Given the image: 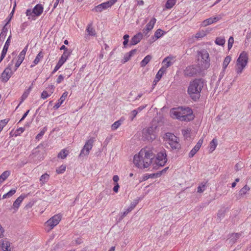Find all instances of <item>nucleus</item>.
Returning a JSON list of instances; mask_svg holds the SVG:
<instances>
[{
  "instance_id": "obj_29",
  "label": "nucleus",
  "mask_w": 251,
  "mask_h": 251,
  "mask_svg": "<svg viewBox=\"0 0 251 251\" xmlns=\"http://www.w3.org/2000/svg\"><path fill=\"white\" fill-rule=\"evenodd\" d=\"M176 0H168L166 3L165 7L167 9H171L176 4Z\"/></svg>"
},
{
  "instance_id": "obj_40",
  "label": "nucleus",
  "mask_w": 251,
  "mask_h": 251,
  "mask_svg": "<svg viewBox=\"0 0 251 251\" xmlns=\"http://www.w3.org/2000/svg\"><path fill=\"white\" fill-rule=\"evenodd\" d=\"M213 23V21L212 20V18H209L204 20L202 23V25L204 26H206L209 25H211Z\"/></svg>"
},
{
  "instance_id": "obj_36",
  "label": "nucleus",
  "mask_w": 251,
  "mask_h": 251,
  "mask_svg": "<svg viewBox=\"0 0 251 251\" xmlns=\"http://www.w3.org/2000/svg\"><path fill=\"white\" fill-rule=\"evenodd\" d=\"M9 119H5L0 121V130L1 131L3 127L7 125L9 121Z\"/></svg>"
},
{
  "instance_id": "obj_60",
  "label": "nucleus",
  "mask_w": 251,
  "mask_h": 251,
  "mask_svg": "<svg viewBox=\"0 0 251 251\" xmlns=\"http://www.w3.org/2000/svg\"><path fill=\"white\" fill-rule=\"evenodd\" d=\"M24 130H25L24 128H23V127L19 128L16 131V133H17L16 135L20 134L21 133H23L24 131Z\"/></svg>"
},
{
  "instance_id": "obj_55",
  "label": "nucleus",
  "mask_w": 251,
  "mask_h": 251,
  "mask_svg": "<svg viewBox=\"0 0 251 251\" xmlns=\"http://www.w3.org/2000/svg\"><path fill=\"white\" fill-rule=\"evenodd\" d=\"M27 48H28V45H26L25 47V48L22 50V51L20 52L19 55L25 57V53H26V51L27 50Z\"/></svg>"
},
{
  "instance_id": "obj_43",
  "label": "nucleus",
  "mask_w": 251,
  "mask_h": 251,
  "mask_svg": "<svg viewBox=\"0 0 251 251\" xmlns=\"http://www.w3.org/2000/svg\"><path fill=\"white\" fill-rule=\"evenodd\" d=\"M121 125V122L119 120L114 123L111 126V129L113 130L117 129Z\"/></svg>"
},
{
  "instance_id": "obj_35",
  "label": "nucleus",
  "mask_w": 251,
  "mask_h": 251,
  "mask_svg": "<svg viewBox=\"0 0 251 251\" xmlns=\"http://www.w3.org/2000/svg\"><path fill=\"white\" fill-rule=\"evenodd\" d=\"M164 31L161 29H158L154 33V37L155 39H157L161 37L164 33Z\"/></svg>"
},
{
  "instance_id": "obj_32",
  "label": "nucleus",
  "mask_w": 251,
  "mask_h": 251,
  "mask_svg": "<svg viewBox=\"0 0 251 251\" xmlns=\"http://www.w3.org/2000/svg\"><path fill=\"white\" fill-rule=\"evenodd\" d=\"M47 130V126H45L43 127L42 130L36 135V139L39 140L41 139L42 137V136L44 135L45 133Z\"/></svg>"
},
{
  "instance_id": "obj_34",
  "label": "nucleus",
  "mask_w": 251,
  "mask_h": 251,
  "mask_svg": "<svg viewBox=\"0 0 251 251\" xmlns=\"http://www.w3.org/2000/svg\"><path fill=\"white\" fill-rule=\"evenodd\" d=\"M156 20L155 18H152L150 22L146 25V27H147L148 28L151 30L153 28L154 25L156 23Z\"/></svg>"
},
{
  "instance_id": "obj_47",
  "label": "nucleus",
  "mask_w": 251,
  "mask_h": 251,
  "mask_svg": "<svg viewBox=\"0 0 251 251\" xmlns=\"http://www.w3.org/2000/svg\"><path fill=\"white\" fill-rule=\"evenodd\" d=\"M205 35H206V33H205V31L202 30L201 31H200V32L197 33L195 35V37L197 38H201L203 37Z\"/></svg>"
},
{
  "instance_id": "obj_53",
  "label": "nucleus",
  "mask_w": 251,
  "mask_h": 251,
  "mask_svg": "<svg viewBox=\"0 0 251 251\" xmlns=\"http://www.w3.org/2000/svg\"><path fill=\"white\" fill-rule=\"evenodd\" d=\"M131 57V55L129 54L128 52L126 53L123 60V62L126 63L130 59Z\"/></svg>"
},
{
  "instance_id": "obj_5",
  "label": "nucleus",
  "mask_w": 251,
  "mask_h": 251,
  "mask_svg": "<svg viewBox=\"0 0 251 251\" xmlns=\"http://www.w3.org/2000/svg\"><path fill=\"white\" fill-rule=\"evenodd\" d=\"M248 62V54L245 52H242L239 57L238 58L236 62V71L237 74H241L243 69L246 66Z\"/></svg>"
},
{
  "instance_id": "obj_64",
  "label": "nucleus",
  "mask_w": 251,
  "mask_h": 251,
  "mask_svg": "<svg viewBox=\"0 0 251 251\" xmlns=\"http://www.w3.org/2000/svg\"><path fill=\"white\" fill-rule=\"evenodd\" d=\"M29 112V110H28L23 116V117H22V118L20 119V120L19 121V123L20 122H21L22 121H23L25 118V117L27 116V115H28V113Z\"/></svg>"
},
{
  "instance_id": "obj_4",
  "label": "nucleus",
  "mask_w": 251,
  "mask_h": 251,
  "mask_svg": "<svg viewBox=\"0 0 251 251\" xmlns=\"http://www.w3.org/2000/svg\"><path fill=\"white\" fill-rule=\"evenodd\" d=\"M157 126H151L143 128L142 132V139L144 141L152 142L156 137V129Z\"/></svg>"
},
{
  "instance_id": "obj_52",
  "label": "nucleus",
  "mask_w": 251,
  "mask_h": 251,
  "mask_svg": "<svg viewBox=\"0 0 251 251\" xmlns=\"http://www.w3.org/2000/svg\"><path fill=\"white\" fill-rule=\"evenodd\" d=\"M53 93L52 91H50V94H49L46 91H44L42 94H41V97L42 98H43V99H45L46 98H47L48 97H49L51 95V94Z\"/></svg>"
},
{
  "instance_id": "obj_59",
  "label": "nucleus",
  "mask_w": 251,
  "mask_h": 251,
  "mask_svg": "<svg viewBox=\"0 0 251 251\" xmlns=\"http://www.w3.org/2000/svg\"><path fill=\"white\" fill-rule=\"evenodd\" d=\"M64 76L62 75H60L56 80V82L59 84L64 79Z\"/></svg>"
},
{
  "instance_id": "obj_18",
  "label": "nucleus",
  "mask_w": 251,
  "mask_h": 251,
  "mask_svg": "<svg viewBox=\"0 0 251 251\" xmlns=\"http://www.w3.org/2000/svg\"><path fill=\"white\" fill-rule=\"evenodd\" d=\"M10 243L6 240L0 241V246L3 251H12L10 246Z\"/></svg>"
},
{
  "instance_id": "obj_63",
  "label": "nucleus",
  "mask_w": 251,
  "mask_h": 251,
  "mask_svg": "<svg viewBox=\"0 0 251 251\" xmlns=\"http://www.w3.org/2000/svg\"><path fill=\"white\" fill-rule=\"evenodd\" d=\"M119 188V185L118 183H115V186H114L113 188V190L115 193H117L118 191V189Z\"/></svg>"
},
{
  "instance_id": "obj_2",
  "label": "nucleus",
  "mask_w": 251,
  "mask_h": 251,
  "mask_svg": "<svg viewBox=\"0 0 251 251\" xmlns=\"http://www.w3.org/2000/svg\"><path fill=\"white\" fill-rule=\"evenodd\" d=\"M170 116L173 119L181 121H190L194 119L192 110L189 107H178L172 108Z\"/></svg>"
},
{
  "instance_id": "obj_13",
  "label": "nucleus",
  "mask_w": 251,
  "mask_h": 251,
  "mask_svg": "<svg viewBox=\"0 0 251 251\" xmlns=\"http://www.w3.org/2000/svg\"><path fill=\"white\" fill-rule=\"evenodd\" d=\"M198 55L201 57V61L204 64V68H207L209 66V53L205 50H202L198 51Z\"/></svg>"
},
{
  "instance_id": "obj_31",
  "label": "nucleus",
  "mask_w": 251,
  "mask_h": 251,
  "mask_svg": "<svg viewBox=\"0 0 251 251\" xmlns=\"http://www.w3.org/2000/svg\"><path fill=\"white\" fill-rule=\"evenodd\" d=\"M225 42V39L223 37H217L215 40V43L220 46H223Z\"/></svg>"
},
{
  "instance_id": "obj_56",
  "label": "nucleus",
  "mask_w": 251,
  "mask_h": 251,
  "mask_svg": "<svg viewBox=\"0 0 251 251\" xmlns=\"http://www.w3.org/2000/svg\"><path fill=\"white\" fill-rule=\"evenodd\" d=\"M8 48H9V46H6L4 45L1 54H2V55H4V56H5L6 52L7 51V50L8 49Z\"/></svg>"
},
{
  "instance_id": "obj_46",
  "label": "nucleus",
  "mask_w": 251,
  "mask_h": 251,
  "mask_svg": "<svg viewBox=\"0 0 251 251\" xmlns=\"http://www.w3.org/2000/svg\"><path fill=\"white\" fill-rule=\"evenodd\" d=\"M66 170V166L64 165L60 166L58 169H56V173L58 174L63 173Z\"/></svg>"
},
{
  "instance_id": "obj_37",
  "label": "nucleus",
  "mask_w": 251,
  "mask_h": 251,
  "mask_svg": "<svg viewBox=\"0 0 251 251\" xmlns=\"http://www.w3.org/2000/svg\"><path fill=\"white\" fill-rule=\"evenodd\" d=\"M65 150H62L58 154V157L61 159L65 158L68 155V151Z\"/></svg>"
},
{
  "instance_id": "obj_26",
  "label": "nucleus",
  "mask_w": 251,
  "mask_h": 251,
  "mask_svg": "<svg viewBox=\"0 0 251 251\" xmlns=\"http://www.w3.org/2000/svg\"><path fill=\"white\" fill-rule=\"evenodd\" d=\"M25 57L23 56H22L21 55H19L18 57V59L15 63V69L14 70V71H16L18 68L20 66V65L21 64L22 62L23 61Z\"/></svg>"
},
{
  "instance_id": "obj_23",
  "label": "nucleus",
  "mask_w": 251,
  "mask_h": 251,
  "mask_svg": "<svg viewBox=\"0 0 251 251\" xmlns=\"http://www.w3.org/2000/svg\"><path fill=\"white\" fill-rule=\"evenodd\" d=\"M86 31L88 33V35L94 36L96 35V32L94 28L92 27V24H89L87 26Z\"/></svg>"
},
{
  "instance_id": "obj_49",
  "label": "nucleus",
  "mask_w": 251,
  "mask_h": 251,
  "mask_svg": "<svg viewBox=\"0 0 251 251\" xmlns=\"http://www.w3.org/2000/svg\"><path fill=\"white\" fill-rule=\"evenodd\" d=\"M244 167V164L243 162H239L237 163L235 166V169L236 171H238L240 170L242 168Z\"/></svg>"
},
{
  "instance_id": "obj_61",
  "label": "nucleus",
  "mask_w": 251,
  "mask_h": 251,
  "mask_svg": "<svg viewBox=\"0 0 251 251\" xmlns=\"http://www.w3.org/2000/svg\"><path fill=\"white\" fill-rule=\"evenodd\" d=\"M151 30V29L148 28L147 27H146L145 28L143 29L142 34H144L145 35H147L149 32Z\"/></svg>"
},
{
  "instance_id": "obj_21",
  "label": "nucleus",
  "mask_w": 251,
  "mask_h": 251,
  "mask_svg": "<svg viewBox=\"0 0 251 251\" xmlns=\"http://www.w3.org/2000/svg\"><path fill=\"white\" fill-rule=\"evenodd\" d=\"M241 235V234L239 233H232L231 234L229 238L230 243H231L232 244H234L237 239L240 238Z\"/></svg>"
},
{
  "instance_id": "obj_9",
  "label": "nucleus",
  "mask_w": 251,
  "mask_h": 251,
  "mask_svg": "<svg viewBox=\"0 0 251 251\" xmlns=\"http://www.w3.org/2000/svg\"><path fill=\"white\" fill-rule=\"evenodd\" d=\"M94 141V138H91L85 142L79 155L80 157L87 156L89 154L90 151L93 146Z\"/></svg>"
},
{
  "instance_id": "obj_24",
  "label": "nucleus",
  "mask_w": 251,
  "mask_h": 251,
  "mask_svg": "<svg viewBox=\"0 0 251 251\" xmlns=\"http://www.w3.org/2000/svg\"><path fill=\"white\" fill-rule=\"evenodd\" d=\"M43 57V53L42 51H40L37 54L36 57H35L34 60L33 61V65H31V67H33L36 65H37L40 61V59Z\"/></svg>"
},
{
  "instance_id": "obj_45",
  "label": "nucleus",
  "mask_w": 251,
  "mask_h": 251,
  "mask_svg": "<svg viewBox=\"0 0 251 251\" xmlns=\"http://www.w3.org/2000/svg\"><path fill=\"white\" fill-rule=\"evenodd\" d=\"M129 36L128 34H125L123 37V39L124 40L123 42V45L124 48H126L128 42L129 41Z\"/></svg>"
},
{
  "instance_id": "obj_8",
  "label": "nucleus",
  "mask_w": 251,
  "mask_h": 251,
  "mask_svg": "<svg viewBox=\"0 0 251 251\" xmlns=\"http://www.w3.org/2000/svg\"><path fill=\"white\" fill-rule=\"evenodd\" d=\"M168 138V144L172 150H179L181 148V145L178 142V138L173 134L167 133L166 134Z\"/></svg>"
},
{
  "instance_id": "obj_17",
  "label": "nucleus",
  "mask_w": 251,
  "mask_h": 251,
  "mask_svg": "<svg viewBox=\"0 0 251 251\" xmlns=\"http://www.w3.org/2000/svg\"><path fill=\"white\" fill-rule=\"evenodd\" d=\"M25 198V195H21L15 201L12 205V208L14 209V212H16L18 210L20 204L24 200Z\"/></svg>"
},
{
  "instance_id": "obj_44",
  "label": "nucleus",
  "mask_w": 251,
  "mask_h": 251,
  "mask_svg": "<svg viewBox=\"0 0 251 251\" xmlns=\"http://www.w3.org/2000/svg\"><path fill=\"white\" fill-rule=\"evenodd\" d=\"M199 150V149L196 148V147H194L189 152V157L190 158L193 157Z\"/></svg>"
},
{
  "instance_id": "obj_48",
  "label": "nucleus",
  "mask_w": 251,
  "mask_h": 251,
  "mask_svg": "<svg viewBox=\"0 0 251 251\" xmlns=\"http://www.w3.org/2000/svg\"><path fill=\"white\" fill-rule=\"evenodd\" d=\"M234 42V39L232 36H230L228 41V50H230L233 46V44Z\"/></svg>"
},
{
  "instance_id": "obj_42",
  "label": "nucleus",
  "mask_w": 251,
  "mask_h": 251,
  "mask_svg": "<svg viewBox=\"0 0 251 251\" xmlns=\"http://www.w3.org/2000/svg\"><path fill=\"white\" fill-rule=\"evenodd\" d=\"M206 183V182H202L201 185L199 186L198 187V193H202L204 191Z\"/></svg>"
},
{
  "instance_id": "obj_58",
  "label": "nucleus",
  "mask_w": 251,
  "mask_h": 251,
  "mask_svg": "<svg viewBox=\"0 0 251 251\" xmlns=\"http://www.w3.org/2000/svg\"><path fill=\"white\" fill-rule=\"evenodd\" d=\"M7 23H6L5 25L3 27L0 33L7 34V32L8 31V28L7 27Z\"/></svg>"
},
{
  "instance_id": "obj_57",
  "label": "nucleus",
  "mask_w": 251,
  "mask_h": 251,
  "mask_svg": "<svg viewBox=\"0 0 251 251\" xmlns=\"http://www.w3.org/2000/svg\"><path fill=\"white\" fill-rule=\"evenodd\" d=\"M6 34L0 33V43L1 42V44H3V42L5 39Z\"/></svg>"
},
{
  "instance_id": "obj_27",
  "label": "nucleus",
  "mask_w": 251,
  "mask_h": 251,
  "mask_svg": "<svg viewBox=\"0 0 251 251\" xmlns=\"http://www.w3.org/2000/svg\"><path fill=\"white\" fill-rule=\"evenodd\" d=\"M250 190V188L247 185H245L239 191V195L243 196L246 194L247 192Z\"/></svg>"
},
{
  "instance_id": "obj_50",
  "label": "nucleus",
  "mask_w": 251,
  "mask_h": 251,
  "mask_svg": "<svg viewBox=\"0 0 251 251\" xmlns=\"http://www.w3.org/2000/svg\"><path fill=\"white\" fill-rule=\"evenodd\" d=\"M138 114V110H132L130 114V118L131 121H133L134 118Z\"/></svg>"
},
{
  "instance_id": "obj_1",
  "label": "nucleus",
  "mask_w": 251,
  "mask_h": 251,
  "mask_svg": "<svg viewBox=\"0 0 251 251\" xmlns=\"http://www.w3.org/2000/svg\"><path fill=\"white\" fill-rule=\"evenodd\" d=\"M155 155L151 150L142 149L138 154L133 158L134 164L139 168L144 169L149 167L154 159Z\"/></svg>"
},
{
  "instance_id": "obj_62",
  "label": "nucleus",
  "mask_w": 251,
  "mask_h": 251,
  "mask_svg": "<svg viewBox=\"0 0 251 251\" xmlns=\"http://www.w3.org/2000/svg\"><path fill=\"white\" fill-rule=\"evenodd\" d=\"M26 15L27 16H32L33 17L34 15L33 12H32V10L30 9H27L26 11Z\"/></svg>"
},
{
  "instance_id": "obj_14",
  "label": "nucleus",
  "mask_w": 251,
  "mask_h": 251,
  "mask_svg": "<svg viewBox=\"0 0 251 251\" xmlns=\"http://www.w3.org/2000/svg\"><path fill=\"white\" fill-rule=\"evenodd\" d=\"M198 69L194 66H189L186 68L184 71V75L185 76L192 77L197 75Z\"/></svg>"
},
{
  "instance_id": "obj_28",
  "label": "nucleus",
  "mask_w": 251,
  "mask_h": 251,
  "mask_svg": "<svg viewBox=\"0 0 251 251\" xmlns=\"http://www.w3.org/2000/svg\"><path fill=\"white\" fill-rule=\"evenodd\" d=\"M49 179V175L47 173H45L41 176L40 179V181L41 182L42 184H43L47 182L48 181Z\"/></svg>"
},
{
  "instance_id": "obj_33",
  "label": "nucleus",
  "mask_w": 251,
  "mask_h": 251,
  "mask_svg": "<svg viewBox=\"0 0 251 251\" xmlns=\"http://www.w3.org/2000/svg\"><path fill=\"white\" fill-rule=\"evenodd\" d=\"M16 189H11L6 194L3 195L2 199H6L11 197L16 193Z\"/></svg>"
},
{
  "instance_id": "obj_3",
  "label": "nucleus",
  "mask_w": 251,
  "mask_h": 251,
  "mask_svg": "<svg viewBox=\"0 0 251 251\" xmlns=\"http://www.w3.org/2000/svg\"><path fill=\"white\" fill-rule=\"evenodd\" d=\"M204 83V80L202 78L195 79L190 82L187 93L194 101H197L200 99Z\"/></svg>"
},
{
  "instance_id": "obj_6",
  "label": "nucleus",
  "mask_w": 251,
  "mask_h": 251,
  "mask_svg": "<svg viewBox=\"0 0 251 251\" xmlns=\"http://www.w3.org/2000/svg\"><path fill=\"white\" fill-rule=\"evenodd\" d=\"M44 152V146L42 144L39 145L32 151V153L29 155L30 161L36 162L37 160H43Z\"/></svg>"
},
{
  "instance_id": "obj_38",
  "label": "nucleus",
  "mask_w": 251,
  "mask_h": 251,
  "mask_svg": "<svg viewBox=\"0 0 251 251\" xmlns=\"http://www.w3.org/2000/svg\"><path fill=\"white\" fill-rule=\"evenodd\" d=\"M217 145V141L215 139H213L210 143V150L213 151L216 148Z\"/></svg>"
},
{
  "instance_id": "obj_20",
  "label": "nucleus",
  "mask_w": 251,
  "mask_h": 251,
  "mask_svg": "<svg viewBox=\"0 0 251 251\" xmlns=\"http://www.w3.org/2000/svg\"><path fill=\"white\" fill-rule=\"evenodd\" d=\"M67 95H68V92H66V91L63 93V94L61 96V97L58 100V102L53 106V108L54 109H58L60 106L61 104L65 100L66 98L67 97Z\"/></svg>"
},
{
  "instance_id": "obj_25",
  "label": "nucleus",
  "mask_w": 251,
  "mask_h": 251,
  "mask_svg": "<svg viewBox=\"0 0 251 251\" xmlns=\"http://www.w3.org/2000/svg\"><path fill=\"white\" fill-rule=\"evenodd\" d=\"M152 58V56L151 55H147L143 60L140 62V65L141 67H144L151 61Z\"/></svg>"
},
{
  "instance_id": "obj_39",
  "label": "nucleus",
  "mask_w": 251,
  "mask_h": 251,
  "mask_svg": "<svg viewBox=\"0 0 251 251\" xmlns=\"http://www.w3.org/2000/svg\"><path fill=\"white\" fill-rule=\"evenodd\" d=\"M226 212V209H225V208L220 209V210H219V211L217 213V217L219 219L224 218Z\"/></svg>"
},
{
  "instance_id": "obj_15",
  "label": "nucleus",
  "mask_w": 251,
  "mask_h": 251,
  "mask_svg": "<svg viewBox=\"0 0 251 251\" xmlns=\"http://www.w3.org/2000/svg\"><path fill=\"white\" fill-rule=\"evenodd\" d=\"M68 58V57L67 56V53L63 52V54L58 60L56 65L55 66L54 70L52 72V74L55 73L63 65Z\"/></svg>"
},
{
  "instance_id": "obj_11",
  "label": "nucleus",
  "mask_w": 251,
  "mask_h": 251,
  "mask_svg": "<svg viewBox=\"0 0 251 251\" xmlns=\"http://www.w3.org/2000/svg\"><path fill=\"white\" fill-rule=\"evenodd\" d=\"M13 60L8 65L7 68L5 69L2 73L0 79L3 82H6L9 79L13 74V71L11 70V66L13 65Z\"/></svg>"
},
{
  "instance_id": "obj_30",
  "label": "nucleus",
  "mask_w": 251,
  "mask_h": 251,
  "mask_svg": "<svg viewBox=\"0 0 251 251\" xmlns=\"http://www.w3.org/2000/svg\"><path fill=\"white\" fill-rule=\"evenodd\" d=\"M231 61V57L229 56H227L224 59L223 64V69H224V71H225L227 66L229 64V62Z\"/></svg>"
},
{
  "instance_id": "obj_16",
  "label": "nucleus",
  "mask_w": 251,
  "mask_h": 251,
  "mask_svg": "<svg viewBox=\"0 0 251 251\" xmlns=\"http://www.w3.org/2000/svg\"><path fill=\"white\" fill-rule=\"evenodd\" d=\"M143 34L141 32H139L138 33L133 36L130 41V47L135 45L139 43L143 38Z\"/></svg>"
},
{
  "instance_id": "obj_19",
  "label": "nucleus",
  "mask_w": 251,
  "mask_h": 251,
  "mask_svg": "<svg viewBox=\"0 0 251 251\" xmlns=\"http://www.w3.org/2000/svg\"><path fill=\"white\" fill-rule=\"evenodd\" d=\"M43 11V7L40 4H38L35 5L32 10V12L34 16H39Z\"/></svg>"
},
{
  "instance_id": "obj_12",
  "label": "nucleus",
  "mask_w": 251,
  "mask_h": 251,
  "mask_svg": "<svg viewBox=\"0 0 251 251\" xmlns=\"http://www.w3.org/2000/svg\"><path fill=\"white\" fill-rule=\"evenodd\" d=\"M61 219V215L57 214L53 216L45 223L46 226H49L48 231L52 229L55 226L57 225Z\"/></svg>"
},
{
  "instance_id": "obj_54",
  "label": "nucleus",
  "mask_w": 251,
  "mask_h": 251,
  "mask_svg": "<svg viewBox=\"0 0 251 251\" xmlns=\"http://www.w3.org/2000/svg\"><path fill=\"white\" fill-rule=\"evenodd\" d=\"M203 138H201L199 140V141L198 142V143H197L196 145L195 146L196 147V148H198L200 150L201 147V145L203 143Z\"/></svg>"
},
{
  "instance_id": "obj_51",
  "label": "nucleus",
  "mask_w": 251,
  "mask_h": 251,
  "mask_svg": "<svg viewBox=\"0 0 251 251\" xmlns=\"http://www.w3.org/2000/svg\"><path fill=\"white\" fill-rule=\"evenodd\" d=\"M60 50H64V52H66L67 53L68 57H69V56L70 55V54L71 53V51L68 50L67 48L66 47V46L65 45H62L60 47Z\"/></svg>"
},
{
  "instance_id": "obj_10",
  "label": "nucleus",
  "mask_w": 251,
  "mask_h": 251,
  "mask_svg": "<svg viewBox=\"0 0 251 251\" xmlns=\"http://www.w3.org/2000/svg\"><path fill=\"white\" fill-rule=\"evenodd\" d=\"M117 0H110L105 2H103L95 6L92 9V11L95 12H100L103 10L107 9L112 6Z\"/></svg>"
},
{
  "instance_id": "obj_7",
  "label": "nucleus",
  "mask_w": 251,
  "mask_h": 251,
  "mask_svg": "<svg viewBox=\"0 0 251 251\" xmlns=\"http://www.w3.org/2000/svg\"><path fill=\"white\" fill-rule=\"evenodd\" d=\"M167 161L166 151L162 149L157 153L155 159V163L156 166H163Z\"/></svg>"
},
{
  "instance_id": "obj_22",
  "label": "nucleus",
  "mask_w": 251,
  "mask_h": 251,
  "mask_svg": "<svg viewBox=\"0 0 251 251\" xmlns=\"http://www.w3.org/2000/svg\"><path fill=\"white\" fill-rule=\"evenodd\" d=\"M136 206V203H131L129 207L125 212L121 213L120 220H122L127 214L130 212Z\"/></svg>"
},
{
  "instance_id": "obj_41",
  "label": "nucleus",
  "mask_w": 251,
  "mask_h": 251,
  "mask_svg": "<svg viewBox=\"0 0 251 251\" xmlns=\"http://www.w3.org/2000/svg\"><path fill=\"white\" fill-rule=\"evenodd\" d=\"M169 59V57L165 58L163 62L162 63L164 64V66L166 67L167 68L171 66L173 64V62H172L170 61H168V59Z\"/></svg>"
}]
</instances>
